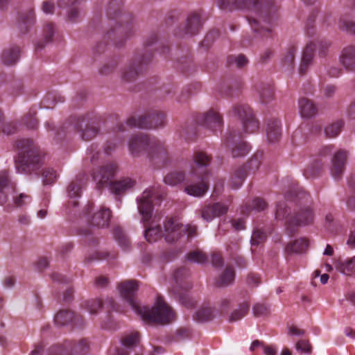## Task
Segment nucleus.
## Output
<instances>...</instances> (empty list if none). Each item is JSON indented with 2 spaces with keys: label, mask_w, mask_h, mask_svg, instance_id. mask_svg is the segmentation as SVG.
<instances>
[{
  "label": "nucleus",
  "mask_w": 355,
  "mask_h": 355,
  "mask_svg": "<svg viewBox=\"0 0 355 355\" xmlns=\"http://www.w3.org/2000/svg\"><path fill=\"white\" fill-rule=\"evenodd\" d=\"M118 288L121 297L132 309L146 322L168 324L173 319L175 315L173 311L161 296L157 297L155 305L151 309L139 304L135 297L138 289L137 282L125 281L121 282Z\"/></svg>",
  "instance_id": "f257e3e1"
},
{
  "label": "nucleus",
  "mask_w": 355,
  "mask_h": 355,
  "mask_svg": "<svg viewBox=\"0 0 355 355\" xmlns=\"http://www.w3.org/2000/svg\"><path fill=\"white\" fill-rule=\"evenodd\" d=\"M17 155L15 157V166L18 173L39 176L44 164L46 151L33 139H19L15 144Z\"/></svg>",
  "instance_id": "f03ea898"
},
{
  "label": "nucleus",
  "mask_w": 355,
  "mask_h": 355,
  "mask_svg": "<svg viewBox=\"0 0 355 355\" xmlns=\"http://www.w3.org/2000/svg\"><path fill=\"white\" fill-rule=\"evenodd\" d=\"M129 150L134 157L147 153L150 162L157 168L166 166L170 156L163 142L150 139L149 135H135L130 141Z\"/></svg>",
  "instance_id": "7ed1b4c3"
},
{
  "label": "nucleus",
  "mask_w": 355,
  "mask_h": 355,
  "mask_svg": "<svg viewBox=\"0 0 355 355\" xmlns=\"http://www.w3.org/2000/svg\"><path fill=\"white\" fill-rule=\"evenodd\" d=\"M211 160V157L204 151L196 152L193 161L198 168L191 167L189 176L186 180L184 191L190 196L201 198L209 189V172L206 169Z\"/></svg>",
  "instance_id": "20e7f679"
},
{
  "label": "nucleus",
  "mask_w": 355,
  "mask_h": 355,
  "mask_svg": "<svg viewBox=\"0 0 355 355\" xmlns=\"http://www.w3.org/2000/svg\"><path fill=\"white\" fill-rule=\"evenodd\" d=\"M117 171L115 162H110L94 170L93 180L96 182L98 189L110 185V190L116 195H120L135 185V180L130 178H123L119 180L111 182Z\"/></svg>",
  "instance_id": "39448f33"
},
{
  "label": "nucleus",
  "mask_w": 355,
  "mask_h": 355,
  "mask_svg": "<svg viewBox=\"0 0 355 355\" xmlns=\"http://www.w3.org/2000/svg\"><path fill=\"white\" fill-rule=\"evenodd\" d=\"M121 3V0H112L109 3L107 9L108 17L114 19L119 18V21L117 22V24L114 28L107 31V37L114 40L115 45L119 46L123 45L124 40L133 31L132 17L128 14L121 12L119 7Z\"/></svg>",
  "instance_id": "423d86ee"
},
{
  "label": "nucleus",
  "mask_w": 355,
  "mask_h": 355,
  "mask_svg": "<svg viewBox=\"0 0 355 355\" xmlns=\"http://www.w3.org/2000/svg\"><path fill=\"white\" fill-rule=\"evenodd\" d=\"M157 35L152 33L144 42V48L135 55L130 64L123 69L121 78L123 81L130 83L135 81L139 74L149 65L153 58L150 48L157 42Z\"/></svg>",
  "instance_id": "0eeeda50"
},
{
  "label": "nucleus",
  "mask_w": 355,
  "mask_h": 355,
  "mask_svg": "<svg viewBox=\"0 0 355 355\" xmlns=\"http://www.w3.org/2000/svg\"><path fill=\"white\" fill-rule=\"evenodd\" d=\"M217 3L223 10L247 9L254 11L267 24H270V13L274 10V0H218Z\"/></svg>",
  "instance_id": "6e6552de"
},
{
  "label": "nucleus",
  "mask_w": 355,
  "mask_h": 355,
  "mask_svg": "<svg viewBox=\"0 0 355 355\" xmlns=\"http://www.w3.org/2000/svg\"><path fill=\"white\" fill-rule=\"evenodd\" d=\"M153 191L146 190L144 191L142 196L137 200L138 209L140 214L142 216V219L146 227L145 238L149 243L155 242L162 236L166 237L167 234L164 230L163 233L161 226L159 225L153 226L149 225V221L151 218L153 211Z\"/></svg>",
  "instance_id": "1a4fd4ad"
},
{
  "label": "nucleus",
  "mask_w": 355,
  "mask_h": 355,
  "mask_svg": "<svg viewBox=\"0 0 355 355\" xmlns=\"http://www.w3.org/2000/svg\"><path fill=\"white\" fill-rule=\"evenodd\" d=\"M165 121L166 115L163 112L153 110L138 118L131 116L127 119L125 124L117 122L113 132L119 133L128 131V130L126 127L130 128L152 129L163 126L165 124Z\"/></svg>",
  "instance_id": "9d476101"
},
{
  "label": "nucleus",
  "mask_w": 355,
  "mask_h": 355,
  "mask_svg": "<svg viewBox=\"0 0 355 355\" xmlns=\"http://www.w3.org/2000/svg\"><path fill=\"white\" fill-rule=\"evenodd\" d=\"M188 277L189 271L186 268L177 269L173 274L175 285L171 288V292L182 304L187 307H191L194 306L195 302L187 293V291L191 287L190 282L187 281Z\"/></svg>",
  "instance_id": "9b49d317"
},
{
  "label": "nucleus",
  "mask_w": 355,
  "mask_h": 355,
  "mask_svg": "<svg viewBox=\"0 0 355 355\" xmlns=\"http://www.w3.org/2000/svg\"><path fill=\"white\" fill-rule=\"evenodd\" d=\"M262 152L256 153L247 164L236 168L230 179V186L232 189H239L243 184L250 171H257L261 163Z\"/></svg>",
  "instance_id": "f8f14e48"
},
{
  "label": "nucleus",
  "mask_w": 355,
  "mask_h": 355,
  "mask_svg": "<svg viewBox=\"0 0 355 355\" xmlns=\"http://www.w3.org/2000/svg\"><path fill=\"white\" fill-rule=\"evenodd\" d=\"M165 230L167 233L166 241L168 243H172L186 234L188 239L195 236L197 232V227L191 225L179 224L173 218H168L165 221Z\"/></svg>",
  "instance_id": "ddd939ff"
},
{
  "label": "nucleus",
  "mask_w": 355,
  "mask_h": 355,
  "mask_svg": "<svg viewBox=\"0 0 355 355\" xmlns=\"http://www.w3.org/2000/svg\"><path fill=\"white\" fill-rule=\"evenodd\" d=\"M89 348V342L85 338L78 343L66 341L63 345L52 346L48 355H86Z\"/></svg>",
  "instance_id": "4468645a"
},
{
  "label": "nucleus",
  "mask_w": 355,
  "mask_h": 355,
  "mask_svg": "<svg viewBox=\"0 0 355 355\" xmlns=\"http://www.w3.org/2000/svg\"><path fill=\"white\" fill-rule=\"evenodd\" d=\"M232 113L242 121L243 131L245 133H254L259 130V123L249 105H235L233 107Z\"/></svg>",
  "instance_id": "2eb2a0df"
},
{
  "label": "nucleus",
  "mask_w": 355,
  "mask_h": 355,
  "mask_svg": "<svg viewBox=\"0 0 355 355\" xmlns=\"http://www.w3.org/2000/svg\"><path fill=\"white\" fill-rule=\"evenodd\" d=\"M193 119L197 124L205 127L207 130L221 132L223 130L222 116L213 109L203 114L197 113Z\"/></svg>",
  "instance_id": "dca6fc26"
},
{
  "label": "nucleus",
  "mask_w": 355,
  "mask_h": 355,
  "mask_svg": "<svg viewBox=\"0 0 355 355\" xmlns=\"http://www.w3.org/2000/svg\"><path fill=\"white\" fill-rule=\"evenodd\" d=\"M94 207V205L92 202H88L83 210V215L87 217V220L92 225L98 227H107L110 220L111 211L109 209L102 207L91 216Z\"/></svg>",
  "instance_id": "f3484780"
},
{
  "label": "nucleus",
  "mask_w": 355,
  "mask_h": 355,
  "mask_svg": "<svg viewBox=\"0 0 355 355\" xmlns=\"http://www.w3.org/2000/svg\"><path fill=\"white\" fill-rule=\"evenodd\" d=\"M313 218V213L309 207L301 209L287 220L286 230L290 235H292L295 232L297 227L311 224Z\"/></svg>",
  "instance_id": "a211bd4d"
},
{
  "label": "nucleus",
  "mask_w": 355,
  "mask_h": 355,
  "mask_svg": "<svg viewBox=\"0 0 355 355\" xmlns=\"http://www.w3.org/2000/svg\"><path fill=\"white\" fill-rule=\"evenodd\" d=\"M139 333L131 332L124 335L121 338V345L119 347H111L109 349V355H129L134 347L139 342Z\"/></svg>",
  "instance_id": "6ab92c4d"
},
{
  "label": "nucleus",
  "mask_w": 355,
  "mask_h": 355,
  "mask_svg": "<svg viewBox=\"0 0 355 355\" xmlns=\"http://www.w3.org/2000/svg\"><path fill=\"white\" fill-rule=\"evenodd\" d=\"M85 121V118L82 116H71L67 121L59 127H56L53 122L47 121L46 126L48 131H55L57 133H60L64 131H78L83 132L82 123Z\"/></svg>",
  "instance_id": "aec40b11"
},
{
  "label": "nucleus",
  "mask_w": 355,
  "mask_h": 355,
  "mask_svg": "<svg viewBox=\"0 0 355 355\" xmlns=\"http://www.w3.org/2000/svg\"><path fill=\"white\" fill-rule=\"evenodd\" d=\"M236 136V135H230L227 146L231 149L234 157L245 156L250 151L251 147L241 137Z\"/></svg>",
  "instance_id": "412c9836"
},
{
  "label": "nucleus",
  "mask_w": 355,
  "mask_h": 355,
  "mask_svg": "<svg viewBox=\"0 0 355 355\" xmlns=\"http://www.w3.org/2000/svg\"><path fill=\"white\" fill-rule=\"evenodd\" d=\"M57 325L64 326L71 324L75 327H81L84 325V319L81 315H75L69 310H60L54 318Z\"/></svg>",
  "instance_id": "4be33fe9"
},
{
  "label": "nucleus",
  "mask_w": 355,
  "mask_h": 355,
  "mask_svg": "<svg viewBox=\"0 0 355 355\" xmlns=\"http://www.w3.org/2000/svg\"><path fill=\"white\" fill-rule=\"evenodd\" d=\"M347 151L340 149L334 153L331 159V173L334 179H340L345 171L347 162Z\"/></svg>",
  "instance_id": "5701e85b"
},
{
  "label": "nucleus",
  "mask_w": 355,
  "mask_h": 355,
  "mask_svg": "<svg viewBox=\"0 0 355 355\" xmlns=\"http://www.w3.org/2000/svg\"><path fill=\"white\" fill-rule=\"evenodd\" d=\"M202 26L200 15L196 12L191 13L188 16L185 26L180 31L178 35L180 37L197 35Z\"/></svg>",
  "instance_id": "b1692460"
},
{
  "label": "nucleus",
  "mask_w": 355,
  "mask_h": 355,
  "mask_svg": "<svg viewBox=\"0 0 355 355\" xmlns=\"http://www.w3.org/2000/svg\"><path fill=\"white\" fill-rule=\"evenodd\" d=\"M227 209V207L220 202L206 205L201 209V217L206 221L209 222L216 217L225 214Z\"/></svg>",
  "instance_id": "393cba45"
},
{
  "label": "nucleus",
  "mask_w": 355,
  "mask_h": 355,
  "mask_svg": "<svg viewBox=\"0 0 355 355\" xmlns=\"http://www.w3.org/2000/svg\"><path fill=\"white\" fill-rule=\"evenodd\" d=\"M315 51L316 45L314 42L309 43L304 49L299 67V73L301 76L305 75L309 67L312 64Z\"/></svg>",
  "instance_id": "a878e982"
},
{
  "label": "nucleus",
  "mask_w": 355,
  "mask_h": 355,
  "mask_svg": "<svg viewBox=\"0 0 355 355\" xmlns=\"http://www.w3.org/2000/svg\"><path fill=\"white\" fill-rule=\"evenodd\" d=\"M340 62L347 71H355V46L345 47L340 55Z\"/></svg>",
  "instance_id": "bb28decb"
},
{
  "label": "nucleus",
  "mask_w": 355,
  "mask_h": 355,
  "mask_svg": "<svg viewBox=\"0 0 355 355\" xmlns=\"http://www.w3.org/2000/svg\"><path fill=\"white\" fill-rule=\"evenodd\" d=\"M299 112L302 118L311 119L318 113V107L315 103L306 97H302L298 100Z\"/></svg>",
  "instance_id": "cd10ccee"
},
{
  "label": "nucleus",
  "mask_w": 355,
  "mask_h": 355,
  "mask_svg": "<svg viewBox=\"0 0 355 355\" xmlns=\"http://www.w3.org/2000/svg\"><path fill=\"white\" fill-rule=\"evenodd\" d=\"M15 184L10 182L8 173L5 171L0 172V205L5 204L10 191L15 192Z\"/></svg>",
  "instance_id": "c85d7f7f"
},
{
  "label": "nucleus",
  "mask_w": 355,
  "mask_h": 355,
  "mask_svg": "<svg viewBox=\"0 0 355 355\" xmlns=\"http://www.w3.org/2000/svg\"><path fill=\"white\" fill-rule=\"evenodd\" d=\"M84 183L82 179L77 178L73 181L68 187V193L71 200L67 203V207L69 208L71 205L76 207L78 205V200L76 198L80 196L81 190Z\"/></svg>",
  "instance_id": "c756f323"
},
{
  "label": "nucleus",
  "mask_w": 355,
  "mask_h": 355,
  "mask_svg": "<svg viewBox=\"0 0 355 355\" xmlns=\"http://www.w3.org/2000/svg\"><path fill=\"white\" fill-rule=\"evenodd\" d=\"M55 33V25L52 22L46 23L43 28V40L37 42L35 50L40 51L44 48L46 44L52 42Z\"/></svg>",
  "instance_id": "7c9ffc66"
},
{
  "label": "nucleus",
  "mask_w": 355,
  "mask_h": 355,
  "mask_svg": "<svg viewBox=\"0 0 355 355\" xmlns=\"http://www.w3.org/2000/svg\"><path fill=\"white\" fill-rule=\"evenodd\" d=\"M35 21V18L33 9L22 13L18 21V28L20 32L22 34L28 33L30 27L34 24Z\"/></svg>",
  "instance_id": "2f4dec72"
},
{
  "label": "nucleus",
  "mask_w": 355,
  "mask_h": 355,
  "mask_svg": "<svg viewBox=\"0 0 355 355\" xmlns=\"http://www.w3.org/2000/svg\"><path fill=\"white\" fill-rule=\"evenodd\" d=\"M257 89L261 103L268 104L274 99L275 89L272 85L261 83Z\"/></svg>",
  "instance_id": "473e14b6"
},
{
  "label": "nucleus",
  "mask_w": 355,
  "mask_h": 355,
  "mask_svg": "<svg viewBox=\"0 0 355 355\" xmlns=\"http://www.w3.org/2000/svg\"><path fill=\"white\" fill-rule=\"evenodd\" d=\"M20 56V49L18 46L5 49L1 54L2 62L8 66L15 64Z\"/></svg>",
  "instance_id": "72a5a7b5"
},
{
  "label": "nucleus",
  "mask_w": 355,
  "mask_h": 355,
  "mask_svg": "<svg viewBox=\"0 0 355 355\" xmlns=\"http://www.w3.org/2000/svg\"><path fill=\"white\" fill-rule=\"evenodd\" d=\"M336 268L346 275L355 274V256L345 260H339L336 263Z\"/></svg>",
  "instance_id": "f704fd0d"
},
{
  "label": "nucleus",
  "mask_w": 355,
  "mask_h": 355,
  "mask_svg": "<svg viewBox=\"0 0 355 355\" xmlns=\"http://www.w3.org/2000/svg\"><path fill=\"white\" fill-rule=\"evenodd\" d=\"M35 111H28L20 119V126H26L28 130L35 131L38 127V120L36 117Z\"/></svg>",
  "instance_id": "c9c22d12"
},
{
  "label": "nucleus",
  "mask_w": 355,
  "mask_h": 355,
  "mask_svg": "<svg viewBox=\"0 0 355 355\" xmlns=\"http://www.w3.org/2000/svg\"><path fill=\"white\" fill-rule=\"evenodd\" d=\"M324 162L322 158L316 159L304 171V175L306 179L314 178L318 176L322 169Z\"/></svg>",
  "instance_id": "e433bc0d"
},
{
  "label": "nucleus",
  "mask_w": 355,
  "mask_h": 355,
  "mask_svg": "<svg viewBox=\"0 0 355 355\" xmlns=\"http://www.w3.org/2000/svg\"><path fill=\"white\" fill-rule=\"evenodd\" d=\"M250 301L248 299L244 300L239 305V308L234 310L230 318L229 321L231 322L238 321L245 317L249 311Z\"/></svg>",
  "instance_id": "4c0bfd02"
},
{
  "label": "nucleus",
  "mask_w": 355,
  "mask_h": 355,
  "mask_svg": "<svg viewBox=\"0 0 355 355\" xmlns=\"http://www.w3.org/2000/svg\"><path fill=\"white\" fill-rule=\"evenodd\" d=\"M308 247L309 241L302 238L288 243L286 247V251L288 253H302L307 250Z\"/></svg>",
  "instance_id": "58836bf2"
},
{
  "label": "nucleus",
  "mask_w": 355,
  "mask_h": 355,
  "mask_svg": "<svg viewBox=\"0 0 355 355\" xmlns=\"http://www.w3.org/2000/svg\"><path fill=\"white\" fill-rule=\"evenodd\" d=\"M113 235L114 239L119 245L123 250H128L130 248V242L129 238L124 233L121 227L116 226L113 230Z\"/></svg>",
  "instance_id": "ea45409f"
},
{
  "label": "nucleus",
  "mask_w": 355,
  "mask_h": 355,
  "mask_svg": "<svg viewBox=\"0 0 355 355\" xmlns=\"http://www.w3.org/2000/svg\"><path fill=\"white\" fill-rule=\"evenodd\" d=\"M267 205V202L263 198H255L250 204L246 205L241 211L243 214H248L252 210L261 211L264 210Z\"/></svg>",
  "instance_id": "a19ab883"
},
{
  "label": "nucleus",
  "mask_w": 355,
  "mask_h": 355,
  "mask_svg": "<svg viewBox=\"0 0 355 355\" xmlns=\"http://www.w3.org/2000/svg\"><path fill=\"white\" fill-rule=\"evenodd\" d=\"M216 311L209 306H203L195 314L194 318L199 322H206L212 320L216 315Z\"/></svg>",
  "instance_id": "79ce46f5"
},
{
  "label": "nucleus",
  "mask_w": 355,
  "mask_h": 355,
  "mask_svg": "<svg viewBox=\"0 0 355 355\" xmlns=\"http://www.w3.org/2000/svg\"><path fill=\"white\" fill-rule=\"evenodd\" d=\"M234 277L235 272L234 268L231 266H227L217 280L216 284L218 286H227L234 281Z\"/></svg>",
  "instance_id": "37998d69"
},
{
  "label": "nucleus",
  "mask_w": 355,
  "mask_h": 355,
  "mask_svg": "<svg viewBox=\"0 0 355 355\" xmlns=\"http://www.w3.org/2000/svg\"><path fill=\"white\" fill-rule=\"evenodd\" d=\"M184 180H187L184 173L177 171L168 173L164 179V182L171 186L176 185Z\"/></svg>",
  "instance_id": "c03bdc74"
},
{
  "label": "nucleus",
  "mask_w": 355,
  "mask_h": 355,
  "mask_svg": "<svg viewBox=\"0 0 355 355\" xmlns=\"http://www.w3.org/2000/svg\"><path fill=\"white\" fill-rule=\"evenodd\" d=\"M248 21L254 32L258 33L263 36H269L271 34L272 30L270 28L261 26L260 21L257 19L248 17Z\"/></svg>",
  "instance_id": "a18cd8bd"
},
{
  "label": "nucleus",
  "mask_w": 355,
  "mask_h": 355,
  "mask_svg": "<svg viewBox=\"0 0 355 355\" xmlns=\"http://www.w3.org/2000/svg\"><path fill=\"white\" fill-rule=\"evenodd\" d=\"M239 246L237 243L233 244L232 246L229 245L227 248V251L230 252V256L235 261V263L239 267L243 268L246 266L245 259L236 254L239 250Z\"/></svg>",
  "instance_id": "49530a36"
},
{
  "label": "nucleus",
  "mask_w": 355,
  "mask_h": 355,
  "mask_svg": "<svg viewBox=\"0 0 355 355\" xmlns=\"http://www.w3.org/2000/svg\"><path fill=\"white\" fill-rule=\"evenodd\" d=\"M81 306L90 314H96L97 311L103 306V302L100 300H89L83 302Z\"/></svg>",
  "instance_id": "de8ad7c7"
},
{
  "label": "nucleus",
  "mask_w": 355,
  "mask_h": 355,
  "mask_svg": "<svg viewBox=\"0 0 355 355\" xmlns=\"http://www.w3.org/2000/svg\"><path fill=\"white\" fill-rule=\"evenodd\" d=\"M290 216V210L285 202H278L275 212V218L277 220H284L286 222L291 217ZM286 225V223H285Z\"/></svg>",
  "instance_id": "09e8293b"
},
{
  "label": "nucleus",
  "mask_w": 355,
  "mask_h": 355,
  "mask_svg": "<svg viewBox=\"0 0 355 355\" xmlns=\"http://www.w3.org/2000/svg\"><path fill=\"white\" fill-rule=\"evenodd\" d=\"M42 176L44 184H52L56 181L58 174L53 168H45L42 170Z\"/></svg>",
  "instance_id": "8fccbe9b"
},
{
  "label": "nucleus",
  "mask_w": 355,
  "mask_h": 355,
  "mask_svg": "<svg viewBox=\"0 0 355 355\" xmlns=\"http://www.w3.org/2000/svg\"><path fill=\"white\" fill-rule=\"evenodd\" d=\"M344 125L345 121L343 119H338L324 127V133H340L343 130Z\"/></svg>",
  "instance_id": "3c124183"
},
{
  "label": "nucleus",
  "mask_w": 355,
  "mask_h": 355,
  "mask_svg": "<svg viewBox=\"0 0 355 355\" xmlns=\"http://www.w3.org/2000/svg\"><path fill=\"white\" fill-rule=\"evenodd\" d=\"M116 256L117 254L116 253L110 254L105 251H97L95 252L93 255L87 256L85 258V261L87 262H90L92 261H101L108 259L110 257H111L112 259H115Z\"/></svg>",
  "instance_id": "603ef678"
},
{
  "label": "nucleus",
  "mask_w": 355,
  "mask_h": 355,
  "mask_svg": "<svg viewBox=\"0 0 355 355\" xmlns=\"http://www.w3.org/2000/svg\"><path fill=\"white\" fill-rule=\"evenodd\" d=\"M282 125L279 120L269 119L266 121V133H280Z\"/></svg>",
  "instance_id": "864d4df0"
},
{
  "label": "nucleus",
  "mask_w": 355,
  "mask_h": 355,
  "mask_svg": "<svg viewBox=\"0 0 355 355\" xmlns=\"http://www.w3.org/2000/svg\"><path fill=\"white\" fill-rule=\"evenodd\" d=\"M248 62V61L247 58L243 54H240L237 56L230 55L227 57V64L229 65L235 64L238 68H242L245 66Z\"/></svg>",
  "instance_id": "5fc2aeb1"
},
{
  "label": "nucleus",
  "mask_w": 355,
  "mask_h": 355,
  "mask_svg": "<svg viewBox=\"0 0 355 355\" xmlns=\"http://www.w3.org/2000/svg\"><path fill=\"white\" fill-rule=\"evenodd\" d=\"M2 133H14L22 130L19 121H12L2 124Z\"/></svg>",
  "instance_id": "6e6d98bb"
},
{
  "label": "nucleus",
  "mask_w": 355,
  "mask_h": 355,
  "mask_svg": "<svg viewBox=\"0 0 355 355\" xmlns=\"http://www.w3.org/2000/svg\"><path fill=\"white\" fill-rule=\"evenodd\" d=\"M188 260L197 263H204L207 261V257L205 253L200 250H194L187 255Z\"/></svg>",
  "instance_id": "4d7b16f0"
},
{
  "label": "nucleus",
  "mask_w": 355,
  "mask_h": 355,
  "mask_svg": "<svg viewBox=\"0 0 355 355\" xmlns=\"http://www.w3.org/2000/svg\"><path fill=\"white\" fill-rule=\"evenodd\" d=\"M219 35L220 33L218 30L214 29L210 31L202 41L201 45L208 49L215 40L219 37Z\"/></svg>",
  "instance_id": "13d9d810"
},
{
  "label": "nucleus",
  "mask_w": 355,
  "mask_h": 355,
  "mask_svg": "<svg viewBox=\"0 0 355 355\" xmlns=\"http://www.w3.org/2000/svg\"><path fill=\"white\" fill-rule=\"evenodd\" d=\"M296 51L297 49L295 46H291L288 49L282 60L284 65H287L288 67H292L293 65Z\"/></svg>",
  "instance_id": "bf43d9fd"
},
{
  "label": "nucleus",
  "mask_w": 355,
  "mask_h": 355,
  "mask_svg": "<svg viewBox=\"0 0 355 355\" xmlns=\"http://www.w3.org/2000/svg\"><path fill=\"white\" fill-rule=\"evenodd\" d=\"M13 201L17 207H21L31 202V196L25 193H21L13 196Z\"/></svg>",
  "instance_id": "052dcab7"
},
{
  "label": "nucleus",
  "mask_w": 355,
  "mask_h": 355,
  "mask_svg": "<svg viewBox=\"0 0 355 355\" xmlns=\"http://www.w3.org/2000/svg\"><path fill=\"white\" fill-rule=\"evenodd\" d=\"M266 238V233L261 230H255L252 235L251 243L252 245H258L263 243Z\"/></svg>",
  "instance_id": "680f3d73"
},
{
  "label": "nucleus",
  "mask_w": 355,
  "mask_h": 355,
  "mask_svg": "<svg viewBox=\"0 0 355 355\" xmlns=\"http://www.w3.org/2000/svg\"><path fill=\"white\" fill-rule=\"evenodd\" d=\"M314 44L316 45V50H318L319 55L321 57L326 56L330 46V42L327 40H321L318 42H314Z\"/></svg>",
  "instance_id": "e2e57ef3"
},
{
  "label": "nucleus",
  "mask_w": 355,
  "mask_h": 355,
  "mask_svg": "<svg viewBox=\"0 0 355 355\" xmlns=\"http://www.w3.org/2000/svg\"><path fill=\"white\" fill-rule=\"evenodd\" d=\"M117 62L115 60H112L105 63L100 69L99 72L101 75H109L112 73L116 69Z\"/></svg>",
  "instance_id": "0e129e2a"
},
{
  "label": "nucleus",
  "mask_w": 355,
  "mask_h": 355,
  "mask_svg": "<svg viewBox=\"0 0 355 355\" xmlns=\"http://www.w3.org/2000/svg\"><path fill=\"white\" fill-rule=\"evenodd\" d=\"M340 28L350 34L355 35V22L352 21L341 19L340 21Z\"/></svg>",
  "instance_id": "69168bd1"
},
{
  "label": "nucleus",
  "mask_w": 355,
  "mask_h": 355,
  "mask_svg": "<svg viewBox=\"0 0 355 355\" xmlns=\"http://www.w3.org/2000/svg\"><path fill=\"white\" fill-rule=\"evenodd\" d=\"M103 306H105L109 311L123 312V310L121 309V306L111 297L105 300Z\"/></svg>",
  "instance_id": "338daca9"
},
{
  "label": "nucleus",
  "mask_w": 355,
  "mask_h": 355,
  "mask_svg": "<svg viewBox=\"0 0 355 355\" xmlns=\"http://www.w3.org/2000/svg\"><path fill=\"white\" fill-rule=\"evenodd\" d=\"M80 17V12L78 7L70 8L67 15V19L70 22H76L78 21Z\"/></svg>",
  "instance_id": "774afa93"
}]
</instances>
